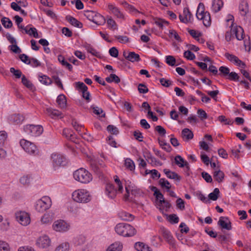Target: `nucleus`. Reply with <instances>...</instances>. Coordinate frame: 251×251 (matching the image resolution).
Returning <instances> with one entry per match:
<instances>
[{
  "label": "nucleus",
  "instance_id": "obj_27",
  "mask_svg": "<svg viewBox=\"0 0 251 251\" xmlns=\"http://www.w3.org/2000/svg\"><path fill=\"white\" fill-rule=\"evenodd\" d=\"M119 217L123 221H132L134 219V216L129 213L126 211H121L118 213Z\"/></svg>",
  "mask_w": 251,
  "mask_h": 251
},
{
  "label": "nucleus",
  "instance_id": "obj_21",
  "mask_svg": "<svg viewBox=\"0 0 251 251\" xmlns=\"http://www.w3.org/2000/svg\"><path fill=\"white\" fill-rule=\"evenodd\" d=\"M239 10L241 15L245 16L249 12V5L247 0H241Z\"/></svg>",
  "mask_w": 251,
  "mask_h": 251
},
{
  "label": "nucleus",
  "instance_id": "obj_37",
  "mask_svg": "<svg viewBox=\"0 0 251 251\" xmlns=\"http://www.w3.org/2000/svg\"><path fill=\"white\" fill-rule=\"evenodd\" d=\"M47 113L52 118H55L61 116V113L58 110L53 109L51 108L47 109Z\"/></svg>",
  "mask_w": 251,
  "mask_h": 251
},
{
  "label": "nucleus",
  "instance_id": "obj_41",
  "mask_svg": "<svg viewBox=\"0 0 251 251\" xmlns=\"http://www.w3.org/2000/svg\"><path fill=\"white\" fill-rule=\"evenodd\" d=\"M39 80L41 83L46 85H49L52 83L51 78L46 75H39Z\"/></svg>",
  "mask_w": 251,
  "mask_h": 251
},
{
  "label": "nucleus",
  "instance_id": "obj_62",
  "mask_svg": "<svg viewBox=\"0 0 251 251\" xmlns=\"http://www.w3.org/2000/svg\"><path fill=\"white\" fill-rule=\"evenodd\" d=\"M115 37L121 43L125 44L129 42V39L126 36L117 35Z\"/></svg>",
  "mask_w": 251,
  "mask_h": 251
},
{
  "label": "nucleus",
  "instance_id": "obj_9",
  "mask_svg": "<svg viewBox=\"0 0 251 251\" xmlns=\"http://www.w3.org/2000/svg\"><path fill=\"white\" fill-rule=\"evenodd\" d=\"M24 130L30 136L37 137L43 133V128L40 125H28L24 126Z\"/></svg>",
  "mask_w": 251,
  "mask_h": 251
},
{
  "label": "nucleus",
  "instance_id": "obj_61",
  "mask_svg": "<svg viewBox=\"0 0 251 251\" xmlns=\"http://www.w3.org/2000/svg\"><path fill=\"white\" fill-rule=\"evenodd\" d=\"M184 57L190 60H192L195 58V54L189 50L184 52Z\"/></svg>",
  "mask_w": 251,
  "mask_h": 251
},
{
  "label": "nucleus",
  "instance_id": "obj_22",
  "mask_svg": "<svg viewBox=\"0 0 251 251\" xmlns=\"http://www.w3.org/2000/svg\"><path fill=\"white\" fill-rule=\"evenodd\" d=\"M8 120L10 123L16 125L21 124L24 120V117L19 114H13L9 117Z\"/></svg>",
  "mask_w": 251,
  "mask_h": 251
},
{
  "label": "nucleus",
  "instance_id": "obj_28",
  "mask_svg": "<svg viewBox=\"0 0 251 251\" xmlns=\"http://www.w3.org/2000/svg\"><path fill=\"white\" fill-rule=\"evenodd\" d=\"M66 19L72 25L75 27L82 28L83 26V24L81 22L71 16H67Z\"/></svg>",
  "mask_w": 251,
  "mask_h": 251
},
{
  "label": "nucleus",
  "instance_id": "obj_48",
  "mask_svg": "<svg viewBox=\"0 0 251 251\" xmlns=\"http://www.w3.org/2000/svg\"><path fill=\"white\" fill-rule=\"evenodd\" d=\"M159 145L162 147V149L167 152H170L172 150V148L169 144L165 142L164 140H159Z\"/></svg>",
  "mask_w": 251,
  "mask_h": 251
},
{
  "label": "nucleus",
  "instance_id": "obj_26",
  "mask_svg": "<svg viewBox=\"0 0 251 251\" xmlns=\"http://www.w3.org/2000/svg\"><path fill=\"white\" fill-rule=\"evenodd\" d=\"M223 6V2L222 0H213L212 2V10L215 12H219Z\"/></svg>",
  "mask_w": 251,
  "mask_h": 251
},
{
  "label": "nucleus",
  "instance_id": "obj_20",
  "mask_svg": "<svg viewBox=\"0 0 251 251\" xmlns=\"http://www.w3.org/2000/svg\"><path fill=\"white\" fill-rule=\"evenodd\" d=\"M175 163L179 167H185L187 170L189 169V165L188 163L185 161L181 156L178 155L175 158Z\"/></svg>",
  "mask_w": 251,
  "mask_h": 251
},
{
  "label": "nucleus",
  "instance_id": "obj_2",
  "mask_svg": "<svg viewBox=\"0 0 251 251\" xmlns=\"http://www.w3.org/2000/svg\"><path fill=\"white\" fill-rule=\"evenodd\" d=\"M196 17L198 20L202 21L203 25L209 27L211 24V19L210 13L205 11L204 5L202 3H200L197 8Z\"/></svg>",
  "mask_w": 251,
  "mask_h": 251
},
{
  "label": "nucleus",
  "instance_id": "obj_14",
  "mask_svg": "<svg viewBox=\"0 0 251 251\" xmlns=\"http://www.w3.org/2000/svg\"><path fill=\"white\" fill-rule=\"evenodd\" d=\"M50 239L46 235H44L39 237L36 241L37 246L39 248L42 249L47 248L50 246Z\"/></svg>",
  "mask_w": 251,
  "mask_h": 251
},
{
  "label": "nucleus",
  "instance_id": "obj_58",
  "mask_svg": "<svg viewBox=\"0 0 251 251\" xmlns=\"http://www.w3.org/2000/svg\"><path fill=\"white\" fill-rule=\"evenodd\" d=\"M107 131L111 134L117 135L119 133V130L117 127L113 125H109L107 127Z\"/></svg>",
  "mask_w": 251,
  "mask_h": 251
},
{
  "label": "nucleus",
  "instance_id": "obj_51",
  "mask_svg": "<svg viewBox=\"0 0 251 251\" xmlns=\"http://www.w3.org/2000/svg\"><path fill=\"white\" fill-rule=\"evenodd\" d=\"M154 196L155 197V198H156V200H155L156 205H158L159 206V205H160V204H161V202H163V201H165L164 196H163V194L160 192H159L157 194L154 195Z\"/></svg>",
  "mask_w": 251,
  "mask_h": 251
},
{
  "label": "nucleus",
  "instance_id": "obj_6",
  "mask_svg": "<svg viewBox=\"0 0 251 251\" xmlns=\"http://www.w3.org/2000/svg\"><path fill=\"white\" fill-rule=\"evenodd\" d=\"M51 205V199L48 196H44L36 202L35 208L38 212H43L49 209Z\"/></svg>",
  "mask_w": 251,
  "mask_h": 251
},
{
  "label": "nucleus",
  "instance_id": "obj_46",
  "mask_svg": "<svg viewBox=\"0 0 251 251\" xmlns=\"http://www.w3.org/2000/svg\"><path fill=\"white\" fill-rule=\"evenodd\" d=\"M105 80L109 83L115 82L116 83H118L120 82V78L115 74H111L109 76L105 78Z\"/></svg>",
  "mask_w": 251,
  "mask_h": 251
},
{
  "label": "nucleus",
  "instance_id": "obj_57",
  "mask_svg": "<svg viewBox=\"0 0 251 251\" xmlns=\"http://www.w3.org/2000/svg\"><path fill=\"white\" fill-rule=\"evenodd\" d=\"M90 167L92 170L97 174H100V169L97 163L94 161H90Z\"/></svg>",
  "mask_w": 251,
  "mask_h": 251
},
{
  "label": "nucleus",
  "instance_id": "obj_40",
  "mask_svg": "<svg viewBox=\"0 0 251 251\" xmlns=\"http://www.w3.org/2000/svg\"><path fill=\"white\" fill-rule=\"evenodd\" d=\"M125 166L127 169L131 171H133L135 170L134 163L130 158H127L125 160Z\"/></svg>",
  "mask_w": 251,
  "mask_h": 251
},
{
  "label": "nucleus",
  "instance_id": "obj_64",
  "mask_svg": "<svg viewBox=\"0 0 251 251\" xmlns=\"http://www.w3.org/2000/svg\"><path fill=\"white\" fill-rule=\"evenodd\" d=\"M75 244L76 245H80L81 244H83L85 242V239L84 236L79 235L78 236H77L75 238Z\"/></svg>",
  "mask_w": 251,
  "mask_h": 251
},
{
  "label": "nucleus",
  "instance_id": "obj_56",
  "mask_svg": "<svg viewBox=\"0 0 251 251\" xmlns=\"http://www.w3.org/2000/svg\"><path fill=\"white\" fill-rule=\"evenodd\" d=\"M148 158L151 161V164L152 165V166H161L162 165V163L161 162L151 155L148 156Z\"/></svg>",
  "mask_w": 251,
  "mask_h": 251
},
{
  "label": "nucleus",
  "instance_id": "obj_8",
  "mask_svg": "<svg viewBox=\"0 0 251 251\" xmlns=\"http://www.w3.org/2000/svg\"><path fill=\"white\" fill-rule=\"evenodd\" d=\"M233 20L234 17L231 15H228L227 19L226 20V22L231 23L230 27H232L231 29L232 35H235L236 39L238 40H241L244 38V30L243 28L240 26H236L233 27Z\"/></svg>",
  "mask_w": 251,
  "mask_h": 251
},
{
  "label": "nucleus",
  "instance_id": "obj_4",
  "mask_svg": "<svg viewBox=\"0 0 251 251\" xmlns=\"http://www.w3.org/2000/svg\"><path fill=\"white\" fill-rule=\"evenodd\" d=\"M73 175L76 180L82 183H88L92 180V175L87 170L82 168L75 171Z\"/></svg>",
  "mask_w": 251,
  "mask_h": 251
},
{
  "label": "nucleus",
  "instance_id": "obj_63",
  "mask_svg": "<svg viewBox=\"0 0 251 251\" xmlns=\"http://www.w3.org/2000/svg\"><path fill=\"white\" fill-rule=\"evenodd\" d=\"M155 130L161 136H165L166 133L165 129L161 126H157L155 128Z\"/></svg>",
  "mask_w": 251,
  "mask_h": 251
},
{
  "label": "nucleus",
  "instance_id": "obj_52",
  "mask_svg": "<svg viewBox=\"0 0 251 251\" xmlns=\"http://www.w3.org/2000/svg\"><path fill=\"white\" fill-rule=\"evenodd\" d=\"M166 62L171 66L176 65V60L175 58L172 55H168L166 56ZM176 65H178V64H176Z\"/></svg>",
  "mask_w": 251,
  "mask_h": 251
},
{
  "label": "nucleus",
  "instance_id": "obj_49",
  "mask_svg": "<svg viewBox=\"0 0 251 251\" xmlns=\"http://www.w3.org/2000/svg\"><path fill=\"white\" fill-rule=\"evenodd\" d=\"M7 138V133L5 131H0V148H2Z\"/></svg>",
  "mask_w": 251,
  "mask_h": 251
},
{
  "label": "nucleus",
  "instance_id": "obj_3",
  "mask_svg": "<svg viewBox=\"0 0 251 251\" xmlns=\"http://www.w3.org/2000/svg\"><path fill=\"white\" fill-rule=\"evenodd\" d=\"M72 198L77 202L84 203L90 201L91 195L86 189H79L73 192Z\"/></svg>",
  "mask_w": 251,
  "mask_h": 251
},
{
  "label": "nucleus",
  "instance_id": "obj_13",
  "mask_svg": "<svg viewBox=\"0 0 251 251\" xmlns=\"http://www.w3.org/2000/svg\"><path fill=\"white\" fill-rule=\"evenodd\" d=\"M159 232L168 244L172 245L175 244V239L171 232L168 229L164 227L161 226L159 228Z\"/></svg>",
  "mask_w": 251,
  "mask_h": 251
},
{
  "label": "nucleus",
  "instance_id": "obj_11",
  "mask_svg": "<svg viewBox=\"0 0 251 251\" xmlns=\"http://www.w3.org/2000/svg\"><path fill=\"white\" fill-rule=\"evenodd\" d=\"M50 158L52 165L54 170L63 166L64 162L65 161V157L62 154L58 153H53L51 154Z\"/></svg>",
  "mask_w": 251,
  "mask_h": 251
},
{
  "label": "nucleus",
  "instance_id": "obj_36",
  "mask_svg": "<svg viewBox=\"0 0 251 251\" xmlns=\"http://www.w3.org/2000/svg\"><path fill=\"white\" fill-rule=\"evenodd\" d=\"M70 248V244L68 242H63L59 245L54 251H69Z\"/></svg>",
  "mask_w": 251,
  "mask_h": 251
},
{
  "label": "nucleus",
  "instance_id": "obj_24",
  "mask_svg": "<svg viewBox=\"0 0 251 251\" xmlns=\"http://www.w3.org/2000/svg\"><path fill=\"white\" fill-rule=\"evenodd\" d=\"M163 172L170 179H175L177 181H179L181 179V176L177 175L174 172H172L169 169H164Z\"/></svg>",
  "mask_w": 251,
  "mask_h": 251
},
{
  "label": "nucleus",
  "instance_id": "obj_54",
  "mask_svg": "<svg viewBox=\"0 0 251 251\" xmlns=\"http://www.w3.org/2000/svg\"><path fill=\"white\" fill-rule=\"evenodd\" d=\"M146 174H151V178L153 179L155 178H159L160 177V174L158 172L157 170L155 169H153L152 170H146Z\"/></svg>",
  "mask_w": 251,
  "mask_h": 251
},
{
  "label": "nucleus",
  "instance_id": "obj_19",
  "mask_svg": "<svg viewBox=\"0 0 251 251\" xmlns=\"http://www.w3.org/2000/svg\"><path fill=\"white\" fill-rule=\"evenodd\" d=\"M108 8L110 12L113 14L117 18L119 19H124V16L120 9L112 4L108 5Z\"/></svg>",
  "mask_w": 251,
  "mask_h": 251
},
{
  "label": "nucleus",
  "instance_id": "obj_25",
  "mask_svg": "<svg viewBox=\"0 0 251 251\" xmlns=\"http://www.w3.org/2000/svg\"><path fill=\"white\" fill-rule=\"evenodd\" d=\"M134 248L137 251H152L150 247L140 242L135 244Z\"/></svg>",
  "mask_w": 251,
  "mask_h": 251
},
{
  "label": "nucleus",
  "instance_id": "obj_43",
  "mask_svg": "<svg viewBox=\"0 0 251 251\" xmlns=\"http://www.w3.org/2000/svg\"><path fill=\"white\" fill-rule=\"evenodd\" d=\"M156 207L159 209L160 211L163 212L164 210L167 211L168 209L171 207V204L167 201H164L161 202V204L159 205H156Z\"/></svg>",
  "mask_w": 251,
  "mask_h": 251
},
{
  "label": "nucleus",
  "instance_id": "obj_12",
  "mask_svg": "<svg viewBox=\"0 0 251 251\" xmlns=\"http://www.w3.org/2000/svg\"><path fill=\"white\" fill-rule=\"evenodd\" d=\"M16 220L24 226L28 225L30 223V218L28 213L25 211H18L15 213Z\"/></svg>",
  "mask_w": 251,
  "mask_h": 251
},
{
  "label": "nucleus",
  "instance_id": "obj_33",
  "mask_svg": "<svg viewBox=\"0 0 251 251\" xmlns=\"http://www.w3.org/2000/svg\"><path fill=\"white\" fill-rule=\"evenodd\" d=\"M84 48L85 50L89 53L95 56L96 57H99L100 53L96 49H95L92 46L89 44H85L84 45Z\"/></svg>",
  "mask_w": 251,
  "mask_h": 251
},
{
  "label": "nucleus",
  "instance_id": "obj_32",
  "mask_svg": "<svg viewBox=\"0 0 251 251\" xmlns=\"http://www.w3.org/2000/svg\"><path fill=\"white\" fill-rule=\"evenodd\" d=\"M58 105L60 108H65L66 106L67 100L64 95H59L56 100Z\"/></svg>",
  "mask_w": 251,
  "mask_h": 251
},
{
  "label": "nucleus",
  "instance_id": "obj_38",
  "mask_svg": "<svg viewBox=\"0 0 251 251\" xmlns=\"http://www.w3.org/2000/svg\"><path fill=\"white\" fill-rule=\"evenodd\" d=\"M182 138L186 140H190L193 138V133L188 128H184L182 131Z\"/></svg>",
  "mask_w": 251,
  "mask_h": 251
},
{
  "label": "nucleus",
  "instance_id": "obj_44",
  "mask_svg": "<svg viewBox=\"0 0 251 251\" xmlns=\"http://www.w3.org/2000/svg\"><path fill=\"white\" fill-rule=\"evenodd\" d=\"M75 87L78 91L81 92L88 90L87 86L83 82L80 81L75 82Z\"/></svg>",
  "mask_w": 251,
  "mask_h": 251
},
{
  "label": "nucleus",
  "instance_id": "obj_60",
  "mask_svg": "<svg viewBox=\"0 0 251 251\" xmlns=\"http://www.w3.org/2000/svg\"><path fill=\"white\" fill-rule=\"evenodd\" d=\"M28 64L31 65L33 67H37L41 65V63L37 59L34 58H31L29 62H28Z\"/></svg>",
  "mask_w": 251,
  "mask_h": 251
},
{
  "label": "nucleus",
  "instance_id": "obj_17",
  "mask_svg": "<svg viewBox=\"0 0 251 251\" xmlns=\"http://www.w3.org/2000/svg\"><path fill=\"white\" fill-rule=\"evenodd\" d=\"M123 56L126 60L131 62H139L141 60L140 55L134 51H124Z\"/></svg>",
  "mask_w": 251,
  "mask_h": 251
},
{
  "label": "nucleus",
  "instance_id": "obj_15",
  "mask_svg": "<svg viewBox=\"0 0 251 251\" xmlns=\"http://www.w3.org/2000/svg\"><path fill=\"white\" fill-rule=\"evenodd\" d=\"M120 193L116 189L115 186L111 183H107L105 186V194L108 198L113 199H114L117 193Z\"/></svg>",
  "mask_w": 251,
  "mask_h": 251
},
{
  "label": "nucleus",
  "instance_id": "obj_34",
  "mask_svg": "<svg viewBox=\"0 0 251 251\" xmlns=\"http://www.w3.org/2000/svg\"><path fill=\"white\" fill-rule=\"evenodd\" d=\"M122 244L120 242H115L111 244L107 249L106 251H122Z\"/></svg>",
  "mask_w": 251,
  "mask_h": 251
},
{
  "label": "nucleus",
  "instance_id": "obj_5",
  "mask_svg": "<svg viewBox=\"0 0 251 251\" xmlns=\"http://www.w3.org/2000/svg\"><path fill=\"white\" fill-rule=\"evenodd\" d=\"M84 15L87 19L97 25H103L106 22V19L104 17L97 11L92 10L84 11Z\"/></svg>",
  "mask_w": 251,
  "mask_h": 251
},
{
  "label": "nucleus",
  "instance_id": "obj_55",
  "mask_svg": "<svg viewBox=\"0 0 251 251\" xmlns=\"http://www.w3.org/2000/svg\"><path fill=\"white\" fill-rule=\"evenodd\" d=\"M114 181L115 182L117 185V187L118 188V191L120 193H122L123 191V184L120 181V179L118 177V176H115L114 177Z\"/></svg>",
  "mask_w": 251,
  "mask_h": 251
},
{
  "label": "nucleus",
  "instance_id": "obj_35",
  "mask_svg": "<svg viewBox=\"0 0 251 251\" xmlns=\"http://www.w3.org/2000/svg\"><path fill=\"white\" fill-rule=\"evenodd\" d=\"M58 60L62 65L66 67L69 71H71L72 70L73 67L72 65L65 60V58L63 55H59L58 56Z\"/></svg>",
  "mask_w": 251,
  "mask_h": 251
},
{
  "label": "nucleus",
  "instance_id": "obj_31",
  "mask_svg": "<svg viewBox=\"0 0 251 251\" xmlns=\"http://www.w3.org/2000/svg\"><path fill=\"white\" fill-rule=\"evenodd\" d=\"M214 179L218 182H221L223 181L225 177L224 172L220 170L215 171L213 174Z\"/></svg>",
  "mask_w": 251,
  "mask_h": 251
},
{
  "label": "nucleus",
  "instance_id": "obj_45",
  "mask_svg": "<svg viewBox=\"0 0 251 251\" xmlns=\"http://www.w3.org/2000/svg\"><path fill=\"white\" fill-rule=\"evenodd\" d=\"M169 36L170 38H174L178 42H180L181 41L180 37L179 36L176 31L174 29L169 30Z\"/></svg>",
  "mask_w": 251,
  "mask_h": 251
},
{
  "label": "nucleus",
  "instance_id": "obj_59",
  "mask_svg": "<svg viewBox=\"0 0 251 251\" xmlns=\"http://www.w3.org/2000/svg\"><path fill=\"white\" fill-rule=\"evenodd\" d=\"M0 251H10V247L8 243L0 240Z\"/></svg>",
  "mask_w": 251,
  "mask_h": 251
},
{
  "label": "nucleus",
  "instance_id": "obj_1",
  "mask_svg": "<svg viewBox=\"0 0 251 251\" xmlns=\"http://www.w3.org/2000/svg\"><path fill=\"white\" fill-rule=\"evenodd\" d=\"M116 232L124 237H132L136 233V229L129 224L126 223H119L115 227Z\"/></svg>",
  "mask_w": 251,
  "mask_h": 251
},
{
  "label": "nucleus",
  "instance_id": "obj_53",
  "mask_svg": "<svg viewBox=\"0 0 251 251\" xmlns=\"http://www.w3.org/2000/svg\"><path fill=\"white\" fill-rule=\"evenodd\" d=\"M22 82L23 84V85H24L27 88L30 89H32L33 87V84L29 80H28L26 78V77L24 75H22Z\"/></svg>",
  "mask_w": 251,
  "mask_h": 251
},
{
  "label": "nucleus",
  "instance_id": "obj_42",
  "mask_svg": "<svg viewBox=\"0 0 251 251\" xmlns=\"http://www.w3.org/2000/svg\"><path fill=\"white\" fill-rule=\"evenodd\" d=\"M220 194L219 189L217 188H216L214 189V191L210 193L208 195L209 200H212L213 201H216Z\"/></svg>",
  "mask_w": 251,
  "mask_h": 251
},
{
  "label": "nucleus",
  "instance_id": "obj_50",
  "mask_svg": "<svg viewBox=\"0 0 251 251\" xmlns=\"http://www.w3.org/2000/svg\"><path fill=\"white\" fill-rule=\"evenodd\" d=\"M159 183L161 187L165 188L167 191H169V189H170L171 184L170 182L165 178H160Z\"/></svg>",
  "mask_w": 251,
  "mask_h": 251
},
{
  "label": "nucleus",
  "instance_id": "obj_30",
  "mask_svg": "<svg viewBox=\"0 0 251 251\" xmlns=\"http://www.w3.org/2000/svg\"><path fill=\"white\" fill-rule=\"evenodd\" d=\"M25 32L26 34L31 36H32L34 38H38L39 37L37 30L35 27H29L28 26H26L25 29Z\"/></svg>",
  "mask_w": 251,
  "mask_h": 251
},
{
  "label": "nucleus",
  "instance_id": "obj_39",
  "mask_svg": "<svg viewBox=\"0 0 251 251\" xmlns=\"http://www.w3.org/2000/svg\"><path fill=\"white\" fill-rule=\"evenodd\" d=\"M106 23L108 27L112 30L118 29V25L115 21L111 18V17H108L107 18Z\"/></svg>",
  "mask_w": 251,
  "mask_h": 251
},
{
  "label": "nucleus",
  "instance_id": "obj_10",
  "mask_svg": "<svg viewBox=\"0 0 251 251\" xmlns=\"http://www.w3.org/2000/svg\"><path fill=\"white\" fill-rule=\"evenodd\" d=\"M52 227L56 232H65L69 230L70 225L64 220H57L54 222Z\"/></svg>",
  "mask_w": 251,
  "mask_h": 251
},
{
  "label": "nucleus",
  "instance_id": "obj_18",
  "mask_svg": "<svg viewBox=\"0 0 251 251\" xmlns=\"http://www.w3.org/2000/svg\"><path fill=\"white\" fill-rule=\"evenodd\" d=\"M218 224L223 229L227 230H230L232 229L231 223L227 217H221L218 222Z\"/></svg>",
  "mask_w": 251,
  "mask_h": 251
},
{
  "label": "nucleus",
  "instance_id": "obj_7",
  "mask_svg": "<svg viewBox=\"0 0 251 251\" xmlns=\"http://www.w3.org/2000/svg\"><path fill=\"white\" fill-rule=\"evenodd\" d=\"M20 145L24 151L28 154L33 156L39 155V151L34 143L27 140L22 139L20 141Z\"/></svg>",
  "mask_w": 251,
  "mask_h": 251
},
{
  "label": "nucleus",
  "instance_id": "obj_29",
  "mask_svg": "<svg viewBox=\"0 0 251 251\" xmlns=\"http://www.w3.org/2000/svg\"><path fill=\"white\" fill-rule=\"evenodd\" d=\"M63 135L72 141H75V135L74 134L73 131H72L70 129L64 128L63 130Z\"/></svg>",
  "mask_w": 251,
  "mask_h": 251
},
{
  "label": "nucleus",
  "instance_id": "obj_16",
  "mask_svg": "<svg viewBox=\"0 0 251 251\" xmlns=\"http://www.w3.org/2000/svg\"><path fill=\"white\" fill-rule=\"evenodd\" d=\"M179 18L182 23L187 24L192 22L193 15L188 8H184L183 13L179 15Z\"/></svg>",
  "mask_w": 251,
  "mask_h": 251
},
{
  "label": "nucleus",
  "instance_id": "obj_23",
  "mask_svg": "<svg viewBox=\"0 0 251 251\" xmlns=\"http://www.w3.org/2000/svg\"><path fill=\"white\" fill-rule=\"evenodd\" d=\"M53 220L52 214L50 212L45 213L41 218L40 223L41 225H48L51 224Z\"/></svg>",
  "mask_w": 251,
  "mask_h": 251
},
{
  "label": "nucleus",
  "instance_id": "obj_47",
  "mask_svg": "<svg viewBox=\"0 0 251 251\" xmlns=\"http://www.w3.org/2000/svg\"><path fill=\"white\" fill-rule=\"evenodd\" d=\"M1 22L3 26L7 28H10L13 25L12 21L7 17L2 18Z\"/></svg>",
  "mask_w": 251,
  "mask_h": 251
}]
</instances>
